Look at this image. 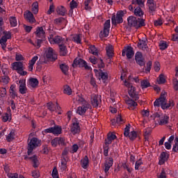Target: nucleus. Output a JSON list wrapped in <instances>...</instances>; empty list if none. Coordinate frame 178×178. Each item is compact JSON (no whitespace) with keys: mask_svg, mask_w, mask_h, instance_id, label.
Segmentation results:
<instances>
[{"mask_svg":"<svg viewBox=\"0 0 178 178\" xmlns=\"http://www.w3.org/2000/svg\"><path fill=\"white\" fill-rule=\"evenodd\" d=\"M175 106L174 102L172 100L169 101L168 103H167L165 93L162 92L161 93L160 97L155 99V102H154V107H160L163 110L168 109L170 108H172Z\"/></svg>","mask_w":178,"mask_h":178,"instance_id":"obj_1","label":"nucleus"},{"mask_svg":"<svg viewBox=\"0 0 178 178\" xmlns=\"http://www.w3.org/2000/svg\"><path fill=\"white\" fill-rule=\"evenodd\" d=\"M128 24L130 27H134L136 29H138L141 27L146 26L145 19L143 18H136L134 16H129L127 18Z\"/></svg>","mask_w":178,"mask_h":178,"instance_id":"obj_2","label":"nucleus"},{"mask_svg":"<svg viewBox=\"0 0 178 178\" xmlns=\"http://www.w3.org/2000/svg\"><path fill=\"white\" fill-rule=\"evenodd\" d=\"M41 145V143L40 139L38 138L33 137L31 139L30 142L28 143L27 147V154L28 156H31L33 154V151L34 149H35L38 147H40Z\"/></svg>","mask_w":178,"mask_h":178,"instance_id":"obj_3","label":"nucleus"},{"mask_svg":"<svg viewBox=\"0 0 178 178\" xmlns=\"http://www.w3.org/2000/svg\"><path fill=\"white\" fill-rule=\"evenodd\" d=\"M13 70H16L17 73L21 76H26L27 72L24 71V64L22 62H15L12 63Z\"/></svg>","mask_w":178,"mask_h":178,"instance_id":"obj_4","label":"nucleus"},{"mask_svg":"<svg viewBox=\"0 0 178 178\" xmlns=\"http://www.w3.org/2000/svg\"><path fill=\"white\" fill-rule=\"evenodd\" d=\"M124 13L123 10L118 11L115 15H113L111 17V23L113 26H116L118 24L123 22V16Z\"/></svg>","mask_w":178,"mask_h":178,"instance_id":"obj_5","label":"nucleus"},{"mask_svg":"<svg viewBox=\"0 0 178 178\" xmlns=\"http://www.w3.org/2000/svg\"><path fill=\"white\" fill-rule=\"evenodd\" d=\"M53 134L55 136H58L62 134V127L55 125L54 127L44 129L43 134Z\"/></svg>","mask_w":178,"mask_h":178,"instance_id":"obj_6","label":"nucleus"},{"mask_svg":"<svg viewBox=\"0 0 178 178\" xmlns=\"http://www.w3.org/2000/svg\"><path fill=\"white\" fill-rule=\"evenodd\" d=\"M79 66V67H84L85 70H90L91 66L88 65L86 61L83 60V58H75V60L73 61L72 67H76L77 66Z\"/></svg>","mask_w":178,"mask_h":178,"instance_id":"obj_7","label":"nucleus"},{"mask_svg":"<svg viewBox=\"0 0 178 178\" xmlns=\"http://www.w3.org/2000/svg\"><path fill=\"white\" fill-rule=\"evenodd\" d=\"M46 58L49 61L55 62L58 59V55L52 47H49L46 51Z\"/></svg>","mask_w":178,"mask_h":178,"instance_id":"obj_8","label":"nucleus"},{"mask_svg":"<svg viewBox=\"0 0 178 178\" xmlns=\"http://www.w3.org/2000/svg\"><path fill=\"white\" fill-rule=\"evenodd\" d=\"M124 83L127 87H129V95H130L131 98H132L135 101L138 100L139 97L136 92V88L131 86V83H127V81H125Z\"/></svg>","mask_w":178,"mask_h":178,"instance_id":"obj_9","label":"nucleus"},{"mask_svg":"<svg viewBox=\"0 0 178 178\" xmlns=\"http://www.w3.org/2000/svg\"><path fill=\"white\" fill-rule=\"evenodd\" d=\"M122 56H127V59H132L134 56V49L132 47H124L122 51Z\"/></svg>","mask_w":178,"mask_h":178,"instance_id":"obj_10","label":"nucleus"},{"mask_svg":"<svg viewBox=\"0 0 178 178\" xmlns=\"http://www.w3.org/2000/svg\"><path fill=\"white\" fill-rule=\"evenodd\" d=\"M111 29V19H106V21L104 24V30L100 33V35L102 38H107L109 35Z\"/></svg>","mask_w":178,"mask_h":178,"instance_id":"obj_11","label":"nucleus"},{"mask_svg":"<svg viewBox=\"0 0 178 178\" xmlns=\"http://www.w3.org/2000/svg\"><path fill=\"white\" fill-rule=\"evenodd\" d=\"M135 60L136 64L140 67H145V59L143 56L141 51H138L135 54Z\"/></svg>","mask_w":178,"mask_h":178,"instance_id":"obj_12","label":"nucleus"},{"mask_svg":"<svg viewBox=\"0 0 178 178\" xmlns=\"http://www.w3.org/2000/svg\"><path fill=\"white\" fill-rule=\"evenodd\" d=\"M49 42L50 44H58L59 45L63 43H66L65 38H63L61 36H55L54 38V35L51 34L49 38Z\"/></svg>","mask_w":178,"mask_h":178,"instance_id":"obj_13","label":"nucleus"},{"mask_svg":"<svg viewBox=\"0 0 178 178\" xmlns=\"http://www.w3.org/2000/svg\"><path fill=\"white\" fill-rule=\"evenodd\" d=\"M24 161H31L33 163V166L36 168H38L40 165V161L38 160V156L36 154H34L33 156H29V154H25L24 156Z\"/></svg>","mask_w":178,"mask_h":178,"instance_id":"obj_14","label":"nucleus"},{"mask_svg":"<svg viewBox=\"0 0 178 178\" xmlns=\"http://www.w3.org/2000/svg\"><path fill=\"white\" fill-rule=\"evenodd\" d=\"M170 154L167 152H162L159 157V165H162L168 161Z\"/></svg>","mask_w":178,"mask_h":178,"instance_id":"obj_15","label":"nucleus"},{"mask_svg":"<svg viewBox=\"0 0 178 178\" xmlns=\"http://www.w3.org/2000/svg\"><path fill=\"white\" fill-rule=\"evenodd\" d=\"M47 107L51 112L57 111H60L61 110V106L57 102H49L47 104Z\"/></svg>","mask_w":178,"mask_h":178,"instance_id":"obj_16","label":"nucleus"},{"mask_svg":"<svg viewBox=\"0 0 178 178\" xmlns=\"http://www.w3.org/2000/svg\"><path fill=\"white\" fill-rule=\"evenodd\" d=\"M70 131L73 135L79 134L81 131V127L79 126V122L77 121L72 122V124L70 126Z\"/></svg>","mask_w":178,"mask_h":178,"instance_id":"obj_17","label":"nucleus"},{"mask_svg":"<svg viewBox=\"0 0 178 178\" xmlns=\"http://www.w3.org/2000/svg\"><path fill=\"white\" fill-rule=\"evenodd\" d=\"M92 105L94 108H97L99 104L102 102L101 96L98 95H93L90 99Z\"/></svg>","mask_w":178,"mask_h":178,"instance_id":"obj_18","label":"nucleus"},{"mask_svg":"<svg viewBox=\"0 0 178 178\" xmlns=\"http://www.w3.org/2000/svg\"><path fill=\"white\" fill-rule=\"evenodd\" d=\"M36 38L45 39L46 35L43 26H38L35 31Z\"/></svg>","mask_w":178,"mask_h":178,"instance_id":"obj_19","label":"nucleus"},{"mask_svg":"<svg viewBox=\"0 0 178 178\" xmlns=\"http://www.w3.org/2000/svg\"><path fill=\"white\" fill-rule=\"evenodd\" d=\"M113 165V159L110 157L107 159L104 162V172L107 173L110 170L111 168Z\"/></svg>","mask_w":178,"mask_h":178,"instance_id":"obj_20","label":"nucleus"},{"mask_svg":"<svg viewBox=\"0 0 178 178\" xmlns=\"http://www.w3.org/2000/svg\"><path fill=\"white\" fill-rule=\"evenodd\" d=\"M24 18L30 24H33L36 22L35 17L33 16L32 12L30 10H28L27 13L24 14Z\"/></svg>","mask_w":178,"mask_h":178,"instance_id":"obj_21","label":"nucleus"},{"mask_svg":"<svg viewBox=\"0 0 178 178\" xmlns=\"http://www.w3.org/2000/svg\"><path fill=\"white\" fill-rule=\"evenodd\" d=\"M111 125L115 127L117 125L123 124L124 120H123L120 115H118L117 117L111 120Z\"/></svg>","mask_w":178,"mask_h":178,"instance_id":"obj_22","label":"nucleus"},{"mask_svg":"<svg viewBox=\"0 0 178 178\" xmlns=\"http://www.w3.org/2000/svg\"><path fill=\"white\" fill-rule=\"evenodd\" d=\"M78 101L82 104L85 113L88 109H91V104L86 102L83 97H79Z\"/></svg>","mask_w":178,"mask_h":178,"instance_id":"obj_23","label":"nucleus"},{"mask_svg":"<svg viewBox=\"0 0 178 178\" xmlns=\"http://www.w3.org/2000/svg\"><path fill=\"white\" fill-rule=\"evenodd\" d=\"M19 93L24 95L27 92V88L26 86V81L23 79L19 80Z\"/></svg>","mask_w":178,"mask_h":178,"instance_id":"obj_24","label":"nucleus"},{"mask_svg":"<svg viewBox=\"0 0 178 178\" xmlns=\"http://www.w3.org/2000/svg\"><path fill=\"white\" fill-rule=\"evenodd\" d=\"M117 139V136L113 133H108L107 135V138L105 139L104 143L105 145H110L112 143V141Z\"/></svg>","mask_w":178,"mask_h":178,"instance_id":"obj_25","label":"nucleus"},{"mask_svg":"<svg viewBox=\"0 0 178 178\" xmlns=\"http://www.w3.org/2000/svg\"><path fill=\"white\" fill-rule=\"evenodd\" d=\"M10 97L13 99H15L17 97V90L16 88V85H12L9 89Z\"/></svg>","mask_w":178,"mask_h":178,"instance_id":"obj_26","label":"nucleus"},{"mask_svg":"<svg viewBox=\"0 0 178 178\" xmlns=\"http://www.w3.org/2000/svg\"><path fill=\"white\" fill-rule=\"evenodd\" d=\"M90 165V159L88 156H85L83 159H81V166L84 170H87Z\"/></svg>","mask_w":178,"mask_h":178,"instance_id":"obj_27","label":"nucleus"},{"mask_svg":"<svg viewBox=\"0 0 178 178\" xmlns=\"http://www.w3.org/2000/svg\"><path fill=\"white\" fill-rule=\"evenodd\" d=\"M96 76L99 80L102 79L103 83H105L106 81L108 79V74L106 72H102V70L97 72V73H96Z\"/></svg>","mask_w":178,"mask_h":178,"instance_id":"obj_28","label":"nucleus"},{"mask_svg":"<svg viewBox=\"0 0 178 178\" xmlns=\"http://www.w3.org/2000/svg\"><path fill=\"white\" fill-rule=\"evenodd\" d=\"M39 59V57L38 56H33L31 60L29 62L28 64V70L29 72H32L33 70V66L35 65L36 61H38Z\"/></svg>","mask_w":178,"mask_h":178,"instance_id":"obj_29","label":"nucleus"},{"mask_svg":"<svg viewBox=\"0 0 178 178\" xmlns=\"http://www.w3.org/2000/svg\"><path fill=\"white\" fill-rule=\"evenodd\" d=\"M134 99V100H133ZM129 98L126 100V104L128 105V108L129 110H134L135 108L138 106V104L134 102V99Z\"/></svg>","mask_w":178,"mask_h":178,"instance_id":"obj_30","label":"nucleus"},{"mask_svg":"<svg viewBox=\"0 0 178 178\" xmlns=\"http://www.w3.org/2000/svg\"><path fill=\"white\" fill-rule=\"evenodd\" d=\"M58 47L60 56H65L68 54V50L67 46H65V42L61 43V44H59Z\"/></svg>","mask_w":178,"mask_h":178,"instance_id":"obj_31","label":"nucleus"},{"mask_svg":"<svg viewBox=\"0 0 178 178\" xmlns=\"http://www.w3.org/2000/svg\"><path fill=\"white\" fill-rule=\"evenodd\" d=\"M147 40L144 39V40H139V41L138 42V47L140 49H146L148 47H147Z\"/></svg>","mask_w":178,"mask_h":178,"instance_id":"obj_32","label":"nucleus"},{"mask_svg":"<svg viewBox=\"0 0 178 178\" xmlns=\"http://www.w3.org/2000/svg\"><path fill=\"white\" fill-rule=\"evenodd\" d=\"M29 85L32 88L38 86L40 82L36 78H30L28 81Z\"/></svg>","mask_w":178,"mask_h":178,"instance_id":"obj_33","label":"nucleus"},{"mask_svg":"<svg viewBox=\"0 0 178 178\" xmlns=\"http://www.w3.org/2000/svg\"><path fill=\"white\" fill-rule=\"evenodd\" d=\"M59 67H60V70L62 71V73L64 75H65V76L68 75V74H69V66L67 64H65V63L60 64L59 65Z\"/></svg>","mask_w":178,"mask_h":178,"instance_id":"obj_34","label":"nucleus"},{"mask_svg":"<svg viewBox=\"0 0 178 178\" xmlns=\"http://www.w3.org/2000/svg\"><path fill=\"white\" fill-rule=\"evenodd\" d=\"M49 62V61L47 60V58L42 57L40 58L38 61H37L36 65L40 67L41 65H48Z\"/></svg>","mask_w":178,"mask_h":178,"instance_id":"obj_35","label":"nucleus"},{"mask_svg":"<svg viewBox=\"0 0 178 178\" xmlns=\"http://www.w3.org/2000/svg\"><path fill=\"white\" fill-rule=\"evenodd\" d=\"M107 56H108V59H111L113 58V47L108 46L106 48Z\"/></svg>","mask_w":178,"mask_h":178,"instance_id":"obj_36","label":"nucleus"},{"mask_svg":"<svg viewBox=\"0 0 178 178\" xmlns=\"http://www.w3.org/2000/svg\"><path fill=\"white\" fill-rule=\"evenodd\" d=\"M31 11L33 14L37 15L39 12V4L38 1H35L32 4Z\"/></svg>","mask_w":178,"mask_h":178,"instance_id":"obj_37","label":"nucleus"},{"mask_svg":"<svg viewBox=\"0 0 178 178\" xmlns=\"http://www.w3.org/2000/svg\"><path fill=\"white\" fill-rule=\"evenodd\" d=\"M169 115H164L163 117L160 118V125H164L168 124L169 122Z\"/></svg>","mask_w":178,"mask_h":178,"instance_id":"obj_38","label":"nucleus"},{"mask_svg":"<svg viewBox=\"0 0 178 178\" xmlns=\"http://www.w3.org/2000/svg\"><path fill=\"white\" fill-rule=\"evenodd\" d=\"M134 15L138 16V17H140V18L143 17V16L144 15V13L140 6H138L134 10Z\"/></svg>","mask_w":178,"mask_h":178,"instance_id":"obj_39","label":"nucleus"},{"mask_svg":"<svg viewBox=\"0 0 178 178\" xmlns=\"http://www.w3.org/2000/svg\"><path fill=\"white\" fill-rule=\"evenodd\" d=\"M56 11L58 15L64 16L66 13V8L63 6H58L57 7Z\"/></svg>","mask_w":178,"mask_h":178,"instance_id":"obj_40","label":"nucleus"},{"mask_svg":"<svg viewBox=\"0 0 178 178\" xmlns=\"http://www.w3.org/2000/svg\"><path fill=\"white\" fill-rule=\"evenodd\" d=\"M90 53L93 54L94 56H98L99 51L98 49L95 45L90 46Z\"/></svg>","mask_w":178,"mask_h":178,"instance_id":"obj_41","label":"nucleus"},{"mask_svg":"<svg viewBox=\"0 0 178 178\" xmlns=\"http://www.w3.org/2000/svg\"><path fill=\"white\" fill-rule=\"evenodd\" d=\"M67 168V161L66 159L64 157L61 160L60 170L62 171H66Z\"/></svg>","mask_w":178,"mask_h":178,"instance_id":"obj_42","label":"nucleus"},{"mask_svg":"<svg viewBox=\"0 0 178 178\" xmlns=\"http://www.w3.org/2000/svg\"><path fill=\"white\" fill-rule=\"evenodd\" d=\"M140 85L143 89L147 88L151 86L150 83L148 80L144 79L140 81Z\"/></svg>","mask_w":178,"mask_h":178,"instance_id":"obj_43","label":"nucleus"},{"mask_svg":"<svg viewBox=\"0 0 178 178\" xmlns=\"http://www.w3.org/2000/svg\"><path fill=\"white\" fill-rule=\"evenodd\" d=\"M9 22L11 27H16L17 26V20L16 17H10L9 18Z\"/></svg>","mask_w":178,"mask_h":178,"instance_id":"obj_44","label":"nucleus"},{"mask_svg":"<svg viewBox=\"0 0 178 178\" xmlns=\"http://www.w3.org/2000/svg\"><path fill=\"white\" fill-rule=\"evenodd\" d=\"M174 145L172 147V152L178 153V137H175L174 139Z\"/></svg>","mask_w":178,"mask_h":178,"instance_id":"obj_45","label":"nucleus"},{"mask_svg":"<svg viewBox=\"0 0 178 178\" xmlns=\"http://www.w3.org/2000/svg\"><path fill=\"white\" fill-rule=\"evenodd\" d=\"M72 40L76 44H81V34L74 35V36L72 38Z\"/></svg>","mask_w":178,"mask_h":178,"instance_id":"obj_46","label":"nucleus"},{"mask_svg":"<svg viewBox=\"0 0 178 178\" xmlns=\"http://www.w3.org/2000/svg\"><path fill=\"white\" fill-rule=\"evenodd\" d=\"M15 132L13 131H11L10 133L6 136L7 142H11L15 139Z\"/></svg>","mask_w":178,"mask_h":178,"instance_id":"obj_47","label":"nucleus"},{"mask_svg":"<svg viewBox=\"0 0 178 178\" xmlns=\"http://www.w3.org/2000/svg\"><path fill=\"white\" fill-rule=\"evenodd\" d=\"M3 122H10L11 121V115H10L9 113H5V115L3 116Z\"/></svg>","mask_w":178,"mask_h":178,"instance_id":"obj_48","label":"nucleus"},{"mask_svg":"<svg viewBox=\"0 0 178 178\" xmlns=\"http://www.w3.org/2000/svg\"><path fill=\"white\" fill-rule=\"evenodd\" d=\"M65 20V19L64 17H60L54 19V23L57 24V26H60V24H62V22H63Z\"/></svg>","mask_w":178,"mask_h":178,"instance_id":"obj_49","label":"nucleus"},{"mask_svg":"<svg viewBox=\"0 0 178 178\" xmlns=\"http://www.w3.org/2000/svg\"><path fill=\"white\" fill-rule=\"evenodd\" d=\"M79 149V145L77 144H74L72 145L70 152L71 154H75L77 152Z\"/></svg>","mask_w":178,"mask_h":178,"instance_id":"obj_50","label":"nucleus"},{"mask_svg":"<svg viewBox=\"0 0 178 178\" xmlns=\"http://www.w3.org/2000/svg\"><path fill=\"white\" fill-rule=\"evenodd\" d=\"M64 94H67L68 95H70L72 94V90L69 86H64Z\"/></svg>","mask_w":178,"mask_h":178,"instance_id":"obj_51","label":"nucleus"},{"mask_svg":"<svg viewBox=\"0 0 178 178\" xmlns=\"http://www.w3.org/2000/svg\"><path fill=\"white\" fill-rule=\"evenodd\" d=\"M76 113L79 114V115H84L86 114L84 108L82 105L78 107Z\"/></svg>","mask_w":178,"mask_h":178,"instance_id":"obj_52","label":"nucleus"},{"mask_svg":"<svg viewBox=\"0 0 178 178\" xmlns=\"http://www.w3.org/2000/svg\"><path fill=\"white\" fill-rule=\"evenodd\" d=\"M143 164V162L142 161L141 159H139L135 164V170H139L140 167L141 166V165Z\"/></svg>","mask_w":178,"mask_h":178,"instance_id":"obj_53","label":"nucleus"},{"mask_svg":"<svg viewBox=\"0 0 178 178\" xmlns=\"http://www.w3.org/2000/svg\"><path fill=\"white\" fill-rule=\"evenodd\" d=\"M148 7H149V10L150 13H154L156 10V5L154 3L149 5Z\"/></svg>","mask_w":178,"mask_h":178,"instance_id":"obj_54","label":"nucleus"},{"mask_svg":"<svg viewBox=\"0 0 178 178\" xmlns=\"http://www.w3.org/2000/svg\"><path fill=\"white\" fill-rule=\"evenodd\" d=\"M152 66V61H149L148 63H147V66L145 67V71L146 74L149 73Z\"/></svg>","mask_w":178,"mask_h":178,"instance_id":"obj_55","label":"nucleus"},{"mask_svg":"<svg viewBox=\"0 0 178 178\" xmlns=\"http://www.w3.org/2000/svg\"><path fill=\"white\" fill-rule=\"evenodd\" d=\"M51 145L53 147H56L58 145V137H56V138H55L51 140Z\"/></svg>","mask_w":178,"mask_h":178,"instance_id":"obj_56","label":"nucleus"},{"mask_svg":"<svg viewBox=\"0 0 178 178\" xmlns=\"http://www.w3.org/2000/svg\"><path fill=\"white\" fill-rule=\"evenodd\" d=\"M160 49L161 50H165L167 48H168V45L167 44V42H165V41H161V42H160Z\"/></svg>","mask_w":178,"mask_h":178,"instance_id":"obj_57","label":"nucleus"},{"mask_svg":"<svg viewBox=\"0 0 178 178\" xmlns=\"http://www.w3.org/2000/svg\"><path fill=\"white\" fill-rule=\"evenodd\" d=\"M129 138L131 140H134L137 138V133L136 131H131V134H129Z\"/></svg>","mask_w":178,"mask_h":178,"instance_id":"obj_58","label":"nucleus"},{"mask_svg":"<svg viewBox=\"0 0 178 178\" xmlns=\"http://www.w3.org/2000/svg\"><path fill=\"white\" fill-rule=\"evenodd\" d=\"M167 171L164 168H162L160 175H159V178H167Z\"/></svg>","mask_w":178,"mask_h":178,"instance_id":"obj_59","label":"nucleus"},{"mask_svg":"<svg viewBox=\"0 0 178 178\" xmlns=\"http://www.w3.org/2000/svg\"><path fill=\"white\" fill-rule=\"evenodd\" d=\"M45 40V39L42 38H37L36 40V47L40 48L41 47L42 43Z\"/></svg>","mask_w":178,"mask_h":178,"instance_id":"obj_60","label":"nucleus"},{"mask_svg":"<svg viewBox=\"0 0 178 178\" xmlns=\"http://www.w3.org/2000/svg\"><path fill=\"white\" fill-rule=\"evenodd\" d=\"M138 4L140 7H143L144 6V2L143 0H132V4Z\"/></svg>","mask_w":178,"mask_h":178,"instance_id":"obj_61","label":"nucleus"},{"mask_svg":"<svg viewBox=\"0 0 178 178\" xmlns=\"http://www.w3.org/2000/svg\"><path fill=\"white\" fill-rule=\"evenodd\" d=\"M2 35H4L7 38V40H9L11 38V33L9 31H2Z\"/></svg>","mask_w":178,"mask_h":178,"instance_id":"obj_62","label":"nucleus"},{"mask_svg":"<svg viewBox=\"0 0 178 178\" xmlns=\"http://www.w3.org/2000/svg\"><path fill=\"white\" fill-rule=\"evenodd\" d=\"M31 175H32V177L33 178H40L39 170H33Z\"/></svg>","mask_w":178,"mask_h":178,"instance_id":"obj_63","label":"nucleus"},{"mask_svg":"<svg viewBox=\"0 0 178 178\" xmlns=\"http://www.w3.org/2000/svg\"><path fill=\"white\" fill-rule=\"evenodd\" d=\"M173 88H174V90L178 91V79H174L173 80Z\"/></svg>","mask_w":178,"mask_h":178,"instance_id":"obj_64","label":"nucleus"}]
</instances>
